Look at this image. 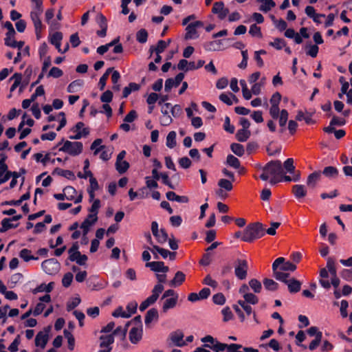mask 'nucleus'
<instances>
[{
	"mask_svg": "<svg viewBox=\"0 0 352 352\" xmlns=\"http://www.w3.org/2000/svg\"><path fill=\"white\" fill-rule=\"evenodd\" d=\"M63 39V34L60 32H54L50 37V43L52 45L58 44L60 43Z\"/></svg>",
	"mask_w": 352,
	"mask_h": 352,
	"instance_id": "58",
	"label": "nucleus"
},
{
	"mask_svg": "<svg viewBox=\"0 0 352 352\" xmlns=\"http://www.w3.org/2000/svg\"><path fill=\"white\" fill-rule=\"evenodd\" d=\"M263 285L269 291H275L278 287V284L270 278H265L263 280Z\"/></svg>",
	"mask_w": 352,
	"mask_h": 352,
	"instance_id": "37",
	"label": "nucleus"
},
{
	"mask_svg": "<svg viewBox=\"0 0 352 352\" xmlns=\"http://www.w3.org/2000/svg\"><path fill=\"white\" fill-rule=\"evenodd\" d=\"M250 131L246 129H239L237 131L236 138L238 141L243 142H245L250 136Z\"/></svg>",
	"mask_w": 352,
	"mask_h": 352,
	"instance_id": "34",
	"label": "nucleus"
},
{
	"mask_svg": "<svg viewBox=\"0 0 352 352\" xmlns=\"http://www.w3.org/2000/svg\"><path fill=\"white\" fill-rule=\"evenodd\" d=\"M176 135H177L176 132L174 131H170L168 133V134L166 136V145L167 147H168L170 148H173L176 146V144H177Z\"/></svg>",
	"mask_w": 352,
	"mask_h": 352,
	"instance_id": "32",
	"label": "nucleus"
},
{
	"mask_svg": "<svg viewBox=\"0 0 352 352\" xmlns=\"http://www.w3.org/2000/svg\"><path fill=\"white\" fill-rule=\"evenodd\" d=\"M100 201L98 199H94L91 206L89 208V214L94 215L98 217V210L100 208Z\"/></svg>",
	"mask_w": 352,
	"mask_h": 352,
	"instance_id": "42",
	"label": "nucleus"
},
{
	"mask_svg": "<svg viewBox=\"0 0 352 352\" xmlns=\"http://www.w3.org/2000/svg\"><path fill=\"white\" fill-rule=\"evenodd\" d=\"M83 81L81 80H76L72 82L67 87V91L69 93H74L77 91V88L82 85Z\"/></svg>",
	"mask_w": 352,
	"mask_h": 352,
	"instance_id": "45",
	"label": "nucleus"
},
{
	"mask_svg": "<svg viewBox=\"0 0 352 352\" xmlns=\"http://www.w3.org/2000/svg\"><path fill=\"white\" fill-rule=\"evenodd\" d=\"M19 256L24 260L25 262H28L31 260H37L38 257H34L31 254V251L28 249H23L19 253Z\"/></svg>",
	"mask_w": 352,
	"mask_h": 352,
	"instance_id": "40",
	"label": "nucleus"
},
{
	"mask_svg": "<svg viewBox=\"0 0 352 352\" xmlns=\"http://www.w3.org/2000/svg\"><path fill=\"white\" fill-rule=\"evenodd\" d=\"M148 39V32L145 29H141L136 33V40L140 43H145Z\"/></svg>",
	"mask_w": 352,
	"mask_h": 352,
	"instance_id": "44",
	"label": "nucleus"
},
{
	"mask_svg": "<svg viewBox=\"0 0 352 352\" xmlns=\"http://www.w3.org/2000/svg\"><path fill=\"white\" fill-rule=\"evenodd\" d=\"M231 97H232L234 99H236V101H237L236 96L231 93L229 94L225 93L221 94L219 96V100L228 105H232V100H231Z\"/></svg>",
	"mask_w": 352,
	"mask_h": 352,
	"instance_id": "46",
	"label": "nucleus"
},
{
	"mask_svg": "<svg viewBox=\"0 0 352 352\" xmlns=\"http://www.w3.org/2000/svg\"><path fill=\"white\" fill-rule=\"evenodd\" d=\"M283 168L280 160H271L263 166V173L259 178L263 181H267L270 177L283 176Z\"/></svg>",
	"mask_w": 352,
	"mask_h": 352,
	"instance_id": "2",
	"label": "nucleus"
},
{
	"mask_svg": "<svg viewBox=\"0 0 352 352\" xmlns=\"http://www.w3.org/2000/svg\"><path fill=\"white\" fill-rule=\"evenodd\" d=\"M186 279V275L181 271L175 273L174 278L169 282L170 287H176L181 285Z\"/></svg>",
	"mask_w": 352,
	"mask_h": 352,
	"instance_id": "18",
	"label": "nucleus"
},
{
	"mask_svg": "<svg viewBox=\"0 0 352 352\" xmlns=\"http://www.w3.org/2000/svg\"><path fill=\"white\" fill-rule=\"evenodd\" d=\"M327 268L328 269V272L331 275V276H336V275H337L335 261L331 257H329L327 260Z\"/></svg>",
	"mask_w": 352,
	"mask_h": 352,
	"instance_id": "41",
	"label": "nucleus"
},
{
	"mask_svg": "<svg viewBox=\"0 0 352 352\" xmlns=\"http://www.w3.org/2000/svg\"><path fill=\"white\" fill-rule=\"evenodd\" d=\"M204 26V23L200 21H196L192 22L187 25L186 28V34L185 39H195L199 37V34L197 31V28H201Z\"/></svg>",
	"mask_w": 352,
	"mask_h": 352,
	"instance_id": "9",
	"label": "nucleus"
},
{
	"mask_svg": "<svg viewBox=\"0 0 352 352\" xmlns=\"http://www.w3.org/2000/svg\"><path fill=\"white\" fill-rule=\"evenodd\" d=\"M142 328L141 327H133L131 329L129 334V338L131 343H138L142 338Z\"/></svg>",
	"mask_w": 352,
	"mask_h": 352,
	"instance_id": "17",
	"label": "nucleus"
},
{
	"mask_svg": "<svg viewBox=\"0 0 352 352\" xmlns=\"http://www.w3.org/2000/svg\"><path fill=\"white\" fill-rule=\"evenodd\" d=\"M243 298L244 300L249 304L256 305L258 302V297L252 293L245 294V295H243Z\"/></svg>",
	"mask_w": 352,
	"mask_h": 352,
	"instance_id": "49",
	"label": "nucleus"
},
{
	"mask_svg": "<svg viewBox=\"0 0 352 352\" xmlns=\"http://www.w3.org/2000/svg\"><path fill=\"white\" fill-rule=\"evenodd\" d=\"M60 266V263L56 258H49L41 263L43 270L50 275L56 274L59 271Z\"/></svg>",
	"mask_w": 352,
	"mask_h": 352,
	"instance_id": "6",
	"label": "nucleus"
},
{
	"mask_svg": "<svg viewBox=\"0 0 352 352\" xmlns=\"http://www.w3.org/2000/svg\"><path fill=\"white\" fill-rule=\"evenodd\" d=\"M146 267H149L151 270L155 272L166 273L168 272L169 268L165 266L162 261H152L146 263Z\"/></svg>",
	"mask_w": 352,
	"mask_h": 352,
	"instance_id": "16",
	"label": "nucleus"
},
{
	"mask_svg": "<svg viewBox=\"0 0 352 352\" xmlns=\"http://www.w3.org/2000/svg\"><path fill=\"white\" fill-rule=\"evenodd\" d=\"M164 286L161 284H157L154 286L152 290V295L148 297L146 300H144L140 305V311H144L150 305L154 304L160 294L163 292Z\"/></svg>",
	"mask_w": 352,
	"mask_h": 352,
	"instance_id": "4",
	"label": "nucleus"
},
{
	"mask_svg": "<svg viewBox=\"0 0 352 352\" xmlns=\"http://www.w3.org/2000/svg\"><path fill=\"white\" fill-rule=\"evenodd\" d=\"M325 177L332 179L336 178L338 175V170L334 166H327L321 172Z\"/></svg>",
	"mask_w": 352,
	"mask_h": 352,
	"instance_id": "30",
	"label": "nucleus"
},
{
	"mask_svg": "<svg viewBox=\"0 0 352 352\" xmlns=\"http://www.w3.org/2000/svg\"><path fill=\"white\" fill-rule=\"evenodd\" d=\"M248 264L245 259H237L234 267L235 276L239 280H244L247 277Z\"/></svg>",
	"mask_w": 352,
	"mask_h": 352,
	"instance_id": "7",
	"label": "nucleus"
},
{
	"mask_svg": "<svg viewBox=\"0 0 352 352\" xmlns=\"http://www.w3.org/2000/svg\"><path fill=\"white\" fill-rule=\"evenodd\" d=\"M288 116H289V114L286 109H283L280 111V116H278V118H279L278 122H279V125L281 127H284L286 125V123L288 120Z\"/></svg>",
	"mask_w": 352,
	"mask_h": 352,
	"instance_id": "52",
	"label": "nucleus"
},
{
	"mask_svg": "<svg viewBox=\"0 0 352 352\" xmlns=\"http://www.w3.org/2000/svg\"><path fill=\"white\" fill-rule=\"evenodd\" d=\"M168 46V43H166L165 41L160 40L155 47H151L150 51L151 52H155L156 54L162 53L164 50Z\"/></svg>",
	"mask_w": 352,
	"mask_h": 352,
	"instance_id": "33",
	"label": "nucleus"
},
{
	"mask_svg": "<svg viewBox=\"0 0 352 352\" xmlns=\"http://www.w3.org/2000/svg\"><path fill=\"white\" fill-rule=\"evenodd\" d=\"M320 277L319 283L320 285L324 289H329L331 287V283L328 280H326V278L329 277V272L325 268L320 270Z\"/></svg>",
	"mask_w": 352,
	"mask_h": 352,
	"instance_id": "23",
	"label": "nucleus"
},
{
	"mask_svg": "<svg viewBox=\"0 0 352 352\" xmlns=\"http://www.w3.org/2000/svg\"><path fill=\"white\" fill-rule=\"evenodd\" d=\"M178 298V296H175V297L166 298L162 306L163 312H166L168 309L174 308L177 305Z\"/></svg>",
	"mask_w": 352,
	"mask_h": 352,
	"instance_id": "28",
	"label": "nucleus"
},
{
	"mask_svg": "<svg viewBox=\"0 0 352 352\" xmlns=\"http://www.w3.org/2000/svg\"><path fill=\"white\" fill-rule=\"evenodd\" d=\"M256 1L261 3L259 10L265 13L270 11L276 6V3L273 0H256Z\"/></svg>",
	"mask_w": 352,
	"mask_h": 352,
	"instance_id": "25",
	"label": "nucleus"
},
{
	"mask_svg": "<svg viewBox=\"0 0 352 352\" xmlns=\"http://www.w3.org/2000/svg\"><path fill=\"white\" fill-rule=\"evenodd\" d=\"M129 168V164L126 161H116V168L120 174L124 173Z\"/></svg>",
	"mask_w": 352,
	"mask_h": 352,
	"instance_id": "36",
	"label": "nucleus"
},
{
	"mask_svg": "<svg viewBox=\"0 0 352 352\" xmlns=\"http://www.w3.org/2000/svg\"><path fill=\"white\" fill-rule=\"evenodd\" d=\"M265 234V230L262 223L259 222L250 223L243 232L242 241L251 243L263 237Z\"/></svg>",
	"mask_w": 352,
	"mask_h": 352,
	"instance_id": "1",
	"label": "nucleus"
},
{
	"mask_svg": "<svg viewBox=\"0 0 352 352\" xmlns=\"http://www.w3.org/2000/svg\"><path fill=\"white\" fill-rule=\"evenodd\" d=\"M322 332H318V333H317L316 338L309 344V349L310 350H314L320 344L322 340Z\"/></svg>",
	"mask_w": 352,
	"mask_h": 352,
	"instance_id": "54",
	"label": "nucleus"
},
{
	"mask_svg": "<svg viewBox=\"0 0 352 352\" xmlns=\"http://www.w3.org/2000/svg\"><path fill=\"white\" fill-rule=\"evenodd\" d=\"M270 45L274 47L276 50H281L283 47L285 46V41L283 38H276L274 40L273 42L270 43Z\"/></svg>",
	"mask_w": 352,
	"mask_h": 352,
	"instance_id": "51",
	"label": "nucleus"
},
{
	"mask_svg": "<svg viewBox=\"0 0 352 352\" xmlns=\"http://www.w3.org/2000/svg\"><path fill=\"white\" fill-rule=\"evenodd\" d=\"M212 13L217 14L219 19L222 20L229 13V10L225 8L224 3L223 1L215 2L212 9Z\"/></svg>",
	"mask_w": 352,
	"mask_h": 352,
	"instance_id": "14",
	"label": "nucleus"
},
{
	"mask_svg": "<svg viewBox=\"0 0 352 352\" xmlns=\"http://www.w3.org/2000/svg\"><path fill=\"white\" fill-rule=\"evenodd\" d=\"M226 163L228 165L234 168L237 169L240 168V161L237 157L231 154L227 156Z\"/></svg>",
	"mask_w": 352,
	"mask_h": 352,
	"instance_id": "39",
	"label": "nucleus"
},
{
	"mask_svg": "<svg viewBox=\"0 0 352 352\" xmlns=\"http://www.w3.org/2000/svg\"><path fill=\"white\" fill-rule=\"evenodd\" d=\"M249 285L255 293H259L262 288L261 283L254 278L249 281Z\"/></svg>",
	"mask_w": 352,
	"mask_h": 352,
	"instance_id": "48",
	"label": "nucleus"
},
{
	"mask_svg": "<svg viewBox=\"0 0 352 352\" xmlns=\"http://www.w3.org/2000/svg\"><path fill=\"white\" fill-rule=\"evenodd\" d=\"M14 80V82L12 85L10 91L13 92L17 87L21 84L22 80V75L20 73H15L10 78V80Z\"/></svg>",
	"mask_w": 352,
	"mask_h": 352,
	"instance_id": "35",
	"label": "nucleus"
},
{
	"mask_svg": "<svg viewBox=\"0 0 352 352\" xmlns=\"http://www.w3.org/2000/svg\"><path fill=\"white\" fill-rule=\"evenodd\" d=\"M286 285L290 293H297L301 288V283L294 278H289V280L286 282Z\"/></svg>",
	"mask_w": 352,
	"mask_h": 352,
	"instance_id": "22",
	"label": "nucleus"
},
{
	"mask_svg": "<svg viewBox=\"0 0 352 352\" xmlns=\"http://www.w3.org/2000/svg\"><path fill=\"white\" fill-rule=\"evenodd\" d=\"M285 261L283 257H278L272 263V270L275 278L279 281L283 282L286 284V282L289 280V274L288 273L278 271V268L280 263Z\"/></svg>",
	"mask_w": 352,
	"mask_h": 352,
	"instance_id": "5",
	"label": "nucleus"
},
{
	"mask_svg": "<svg viewBox=\"0 0 352 352\" xmlns=\"http://www.w3.org/2000/svg\"><path fill=\"white\" fill-rule=\"evenodd\" d=\"M204 48L205 50L210 51H219V47L217 46V43L215 41H208L204 44Z\"/></svg>",
	"mask_w": 352,
	"mask_h": 352,
	"instance_id": "56",
	"label": "nucleus"
},
{
	"mask_svg": "<svg viewBox=\"0 0 352 352\" xmlns=\"http://www.w3.org/2000/svg\"><path fill=\"white\" fill-rule=\"evenodd\" d=\"M63 74V71L56 67H53L49 72L48 76L53 77L55 78H58L62 76Z\"/></svg>",
	"mask_w": 352,
	"mask_h": 352,
	"instance_id": "60",
	"label": "nucleus"
},
{
	"mask_svg": "<svg viewBox=\"0 0 352 352\" xmlns=\"http://www.w3.org/2000/svg\"><path fill=\"white\" fill-rule=\"evenodd\" d=\"M306 47H308L307 51L306 52L307 55L310 56L311 57L315 58L317 56L319 47L316 45H307Z\"/></svg>",
	"mask_w": 352,
	"mask_h": 352,
	"instance_id": "47",
	"label": "nucleus"
},
{
	"mask_svg": "<svg viewBox=\"0 0 352 352\" xmlns=\"http://www.w3.org/2000/svg\"><path fill=\"white\" fill-rule=\"evenodd\" d=\"M204 346L206 347V348H209V349H212V351H214V352H221L226 349V348L227 346V344L221 343V342H219L218 340H217L213 345H210L208 344H204Z\"/></svg>",
	"mask_w": 352,
	"mask_h": 352,
	"instance_id": "31",
	"label": "nucleus"
},
{
	"mask_svg": "<svg viewBox=\"0 0 352 352\" xmlns=\"http://www.w3.org/2000/svg\"><path fill=\"white\" fill-rule=\"evenodd\" d=\"M49 331L50 327H47L44 331H39L37 333L35 338V344L36 346H40L42 349L45 348L48 341Z\"/></svg>",
	"mask_w": 352,
	"mask_h": 352,
	"instance_id": "15",
	"label": "nucleus"
},
{
	"mask_svg": "<svg viewBox=\"0 0 352 352\" xmlns=\"http://www.w3.org/2000/svg\"><path fill=\"white\" fill-rule=\"evenodd\" d=\"M166 197L168 200L171 201H177L178 203H188L189 199L187 196H179L176 195L173 191H168L166 194Z\"/></svg>",
	"mask_w": 352,
	"mask_h": 352,
	"instance_id": "20",
	"label": "nucleus"
},
{
	"mask_svg": "<svg viewBox=\"0 0 352 352\" xmlns=\"http://www.w3.org/2000/svg\"><path fill=\"white\" fill-rule=\"evenodd\" d=\"M155 237L157 239L160 243H164L168 240V236L164 229H161L160 232L157 234V236H155Z\"/></svg>",
	"mask_w": 352,
	"mask_h": 352,
	"instance_id": "63",
	"label": "nucleus"
},
{
	"mask_svg": "<svg viewBox=\"0 0 352 352\" xmlns=\"http://www.w3.org/2000/svg\"><path fill=\"white\" fill-rule=\"evenodd\" d=\"M113 93L110 90L105 91L100 96V100L104 103H109L112 100Z\"/></svg>",
	"mask_w": 352,
	"mask_h": 352,
	"instance_id": "62",
	"label": "nucleus"
},
{
	"mask_svg": "<svg viewBox=\"0 0 352 352\" xmlns=\"http://www.w3.org/2000/svg\"><path fill=\"white\" fill-rule=\"evenodd\" d=\"M53 174H57L58 175L64 177L70 180H74L75 179L74 173L72 170H63L56 168L54 169Z\"/></svg>",
	"mask_w": 352,
	"mask_h": 352,
	"instance_id": "29",
	"label": "nucleus"
},
{
	"mask_svg": "<svg viewBox=\"0 0 352 352\" xmlns=\"http://www.w3.org/2000/svg\"><path fill=\"white\" fill-rule=\"evenodd\" d=\"M87 258L85 254H81L80 252H74V254H71L69 256V259L71 261H76L80 265H85Z\"/></svg>",
	"mask_w": 352,
	"mask_h": 352,
	"instance_id": "24",
	"label": "nucleus"
},
{
	"mask_svg": "<svg viewBox=\"0 0 352 352\" xmlns=\"http://www.w3.org/2000/svg\"><path fill=\"white\" fill-rule=\"evenodd\" d=\"M100 349L98 352H111L112 350V344L114 342L113 335L101 336L100 337Z\"/></svg>",
	"mask_w": 352,
	"mask_h": 352,
	"instance_id": "10",
	"label": "nucleus"
},
{
	"mask_svg": "<svg viewBox=\"0 0 352 352\" xmlns=\"http://www.w3.org/2000/svg\"><path fill=\"white\" fill-rule=\"evenodd\" d=\"M184 337L183 332L179 329L171 332L168 338V341H170L169 345L179 347L185 346L186 343L184 340Z\"/></svg>",
	"mask_w": 352,
	"mask_h": 352,
	"instance_id": "8",
	"label": "nucleus"
},
{
	"mask_svg": "<svg viewBox=\"0 0 352 352\" xmlns=\"http://www.w3.org/2000/svg\"><path fill=\"white\" fill-rule=\"evenodd\" d=\"M43 12H41V10H32L30 12V17L31 19L34 23V26L35 28V32L36 34V37L38 39L40 38V32L43 28V25L41 23V21L40 19V16L42 14Z\"/></svg>",
	"mask_w": 352,
	"mask_h": 352,
	"instance_id": "11",
	"label": "nucleus"
},
{
	"mask_svg": "<svg viewBox=\"0 0 352 352\" xmlns=\"http://www.w3.org/2000/svg\"><path fill=\"white\" fill-rule=\"evenodd\" d=\"M74 278V276L71 272L66 273L63 279H62V284L65 287H68L70 286L72 280Z\"/></svg>",
	"mask_w": 352,
	"mask_h": 352,
	"instance_id": "55",
	"label": "nucleus"
},
{
	"mask_svg": "<svg viewBox=\"0 0 352 352\" xmlns=\"http://www.w3.org/2000/svg\"><path fill=\"white\" fill-rule=\"evenodd\" d=\"M98 217L88 214L85 219L81 223L80 228L82 230V235L87 236L92 226L98 221Z\"/></svg>",
	"mask_w": 352,
	"mask_h": 352,
	"instance_id": "13",
	"label": "nucleus"
},
{
	"mask_svg": "<svg viewBox=\"0 0 352 352\" xmlns=\"http://www.w3.org/2000/svg\"><path fill=\"white\" fill-rule=\"evenodd\" d=\"M292 192L294 197L299 199L307 195V190L304 185L296 184L292 187Z\"/></svg>",
	"mask_w": 352,
	"mask_h": 352,
	"instance_id": "21",
	"label": "nucleus"
},
{
	"mask_svg": "<svg viewBox=\"0 0 352 352\" xmlns=\"http://www.w3.org/2000/svg\"><path fill=\"white\" fill-rule=\"evenodd\" d=\"M249 33L252 36H258V37L262 36L261 28L257 26L256 24H253L250 26Z\"/></svg>",
	"mask_w": 352,
	"mask_h": 352,
	"instance_id": "61",
	"label": "nucleus"
},
{
	"mask_svg": "<svg viewBox=\"0 0 352 352\" xmlns=\"http://www.w3.org/2000/svg\"><path fill=\"white\" fill-rule=\"evenodd\" d=\"M23 278V275L21 273H16L11 276L9 283H10V287H13L15 286Z\"/></svg>",
	"mask_w": 352,
	"mask_h": 352,
	"instance_id": "64",
	"label": "nucleus"
},
{
	"mask_svg": "<svg viewBox=\"0 0 352 352\" xmlns=\"http://www.w3.org/2000/svg\"><path fill=\"white\" fill-rule=\"evenodd\" d=\"M63 192L67 194L66 199L68 200L74 199V195L76 193V191L74 188L72 186H67L63 189Z\"/></svg>",
	"mask_w": 352,
	"mask_h": 352,
	"instance_id": "57",
	"label": "nucleus"
},
{
	"mask_svg": "<svg viewBox=\"0 0 352 352\" xmlns=\"http://www.w3.org/2000/svg\"><path fill=\"white\" fill-rule=\"evenodd\" d=\"M230 149L235 155H236L239 157L243 156L245 153L243 146L238 143H232L230 145Z\"/></svg>",
	"mask_w": 352,
	"mask_h": 352,
	"instance_id": "38",
	"label": "nucleus"
},
{
	"mask_svg": "<svg viewBox=\"0 0 352 352\" xmlns=\"http://www.w3.org/2000/svg\"><path fill=\"white\" fill-rule=\"evenodd\" d=\"M212 300L214 304L222 305L225 303L226 298L222 293H218L213 296Z\"/></svg>",
	"mask_w": 352,
	"mask_h": 352,
	"instance_id": "59",
	"label": "nucleus"
},
{
	"mask_svg": "<svg viewBox=\"0 0 352 352\" xmlns=\"http://www.w3.org/2000/svg\"><path fill=\"white\" fill-rule=\"evenodd\" d=\"M283 166L287 173L292 174L294 172L295 166H294V160L292 158L287 159L285 161Z\"/></svg>",
	"mask_w": 352,
	"mask_h": 352,
	"instance_id": "50",
	"label": "nucleus"
},
{
	"mask_svg": "<svg viewBox=\"0 0 352 352\" xmlns=\"http://www.w3.org/2000/svg\"><path fill=\"white\" fill-rule=\"evenodd\" d=\"M184 78V73H179L175 78H168L165 81L164 91L169 92L173 87H178Z\"/></svg>",
	"mask_w": 352,
	"mask_h": 352,
	"instance_id": "12",
	"label": "nucleus"
},
{
	"mask_svg": "<svg viewBox=\"0 0 352 352\" xmlns=\"http://www.w3.org/2000/svg\"><path fill=\"white\" fill-rule=\"evenodd\" d=\"M280 270L284 272L290 271L294 272L296 270V265L290 261L285 262V260L283 261V263H280Z\"/></svg>",
	"mask_w": 352,
	"mask_h": 352,
	"instance_id": "43",
	"label": "nucleus"
},
{
	"mask_svg": "<svg viewBox=\"0 0 352 352\" xmlns=\"http://www.w3.org/2000/svg\"><path fill=\"white\" fill-rule=\"evenodd\" d=\"M231 180H228L226 179H221L218 182V186L221 188L218 191V195H221L223 190L222 189H225L227 191H230L232 190L233 186Z\"/></svg>",
	"mask_w": 352,
	"mask_h": 352,
	"instance_id": "27",
	"label": "nucleus"
},
{
	"mask_svg": "<svg viewBox=\"0 0 352 352\" xmlns=\"http://www.w3.org/2000/svg\"><path fill=\"white\" fill-rule=\"evenodd\" d=\"M83 149L82 143L80 142H71L66 140L62 146L59 148V151L67 153L72 156L79 155Z\"/></svg>",
	"mask_w": 352,
	"mask_h": 352,
	"instance_id": "3",
	"label": "nucleus"
},
{
	"mask_svg": "<svg viewBox=\"0 0 352 352\" xmlns=\"http://www.w3.org/2000/svg\"><path fill=\"white\" fill-rule=\"evenodd\" d=\"M158 317H159V314H158V311L157 309L155 308H152L151 309H149L146 316H145V318H144V322L146 324V325H148L153 320H157L158 319Z\"/></svg>",
	"mask_w": 352,
	"mask_h": 352,
	"instance_id": "26",
	"label": "nucleus"
},
{
	"mask_svg": "<svg viewBox=\"0 0 352 352\" xmlns=\"http://www.w3.org/2000/svg\"><path fill=\"white\" fill-rule=\"evenodd\" d=\"M96 21L100 28H107V19L102 13L97 14Z\"/></svg>",
	"mask_w": 352,
	"mask_h": 352,
	"instance_id": "53",
	"label": "nucleus"
},
{
	"mask_svg": "<svg viewBox=\"0 0 352 352\" xmlns=\"http://www.w3.org/2000/svg\"><path fill=\"white\" fill-rule=\"evenodd\" d=\"M321 171H315L310 174L307 180V185L311 188H314L321 178Z\"/></svg>",
	"mask_w": 352,
	"mask_h": 352,
	"instance_id": "19",
	"label": "nucleus"
}]
</instances>
